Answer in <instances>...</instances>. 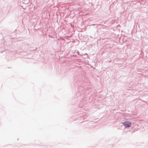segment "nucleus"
Wrapping results in <instances>:
<instances>
[{
    "instance_id": "nucleus-1",
    "label": "nucleus",
    "mask_w": 148,
    "mask_h": 148,
    "mask_svg": "<svg viewBox=\"0 0 148 148\" xmlns=\"http://www.w3.org/2000/svg\"><path fill=\"white\" fill-rule=\"evenodd\" d=\"M123 123L126 127H129L131 125V123L129 121L125 122Z\"/></svg>"
}]
</instances>
